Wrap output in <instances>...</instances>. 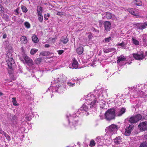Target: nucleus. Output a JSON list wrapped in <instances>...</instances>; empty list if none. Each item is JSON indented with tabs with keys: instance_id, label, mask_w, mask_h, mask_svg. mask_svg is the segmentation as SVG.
I'll return each mask as SVG.
<instances>
[{
	"instance_id": "17",
	"label": "nucleus",
	"mask_w": 147,
	"mask_h": 147,
	"mask_svg": "<svg viewBox=\"0 0 147 147\" xmlns=\"http://www.w3.org/2000/svg\"><path fill=\"white\" fill-rule=\"evenodd\" d=\"M104 26L105 30L109 31L111 29V23L109 21H106L104 22Z\"/></svg>"
},
{
	"instance_id": "31",
	"label": "nucleus",
	"mask_w": 147,
	"mask_h": 147,
	"mask_svg": "<svg viewBox=\"0 0 147 147\" xmlns=\"http://www.w3.org/2000/svg\"><path fill=\"white\" fill-rule=\"evenodd\" d=\"M135 4L137 6H140L142 5V3L140 0H135Z\"/></svg>"
},
{
	"instance_id": "36",
	"label": "nucleus",
	"mask_w": 147,
	"mask_h": 147,
	"mask_svg": "<svg viewBox=\"0 0 147 147\" xmlns=\"http://www.w3.org/2000/svg\"><path fill=\"white\" fill-rule=\"evenodd\" d=\"M131 132V131L128 130V129H127L126 128L125 132V135L126 136H129Z\"/></svg>"
},
{
	"instance_id": "45",
	"label": "nucleus",
	"mask_w": 147,
	"mask_h": 147,
	"mask_svg": "<svg viewBox=\"0 0 147 147\" xmlns=\"http://www.w3.org/2000/svg\"><path fill=\"white\" fill-rule=\"evenodd\" d=\"M4 11L3 7L0 5V13H2Z\"/></svg>"
},
{
	"instance_id": "61",
	"label": "nucleus",
	"mask_w": 147,
	"mask_h": 147,
	"mask_svg": "<svg viewBox=\"0 0 147 147\" xmlns=\"http://www.w3.org/2000/svg\"><path fill=\"white\" fill-rule=\"evenodd\" d=\"M2 93H1V92H0V95H2Z\"/></svg>"
},
{
	"instance_id": "59",
	"label": "nucleus",
	"mask_w": 147,
	"mask_h": 147,
	"mask_svg": "<svg viewBox=\"0 0 147 147\" xmlns=\"http://www.w3.org/2000/svg\"><path fill=\"white\" fill-rule=\"evenodd\" d=\"M55 38H53L52 39V41L53 42H55Z\"/></svg>"
},
{
	"instance_id": "41",
	"label": "nucleus",
	"mask_w": 147,
	"mask_h": 147,
	"mask_svg": "<svg viewBox=\"0 0 147 147\" xmlns=\"http://www.w3.org/2000/svg\"><path fill=\"white\" fill-rule=\"evenodd\" d=\"M134 126L133 125H130L129 126L126 128L127 129H128V130H130L131 132L132 129L134 127Z\"/></svg>"
},
{
	"instance_id": "56",
	"label": "nucleus",
	"mask_w": 147,
	"mask_h": 147,
	"mask_svg": "<svg viewBox=\"0 0 147 147\" xmlns=\"http://www.w3.org/2000/svg\"><path fill=\"white\" fill-rule=\"evenodd\" d=\"M7 37V35L6 34H5L3 35V38L5 39Z\"/></svg>"
},
{
	"instance_id": "34",
	"label": "nucleus",
	"mask_w": 147,
	"mask_h": 147,
	"mask_svg": "<svg viewBox=\"0 0 147 147\" xmlns=\"http://www.w3.org/2000/svg\"><path fill=\"white\" fill-rule=\"evenodd\" d=\"M13 104L15 106L18 105L17 102V101L16 100V98L15 97H13L12 98Z\"/></svg>"
},
{
	"instance_id": "16",
	"label": "nucleus",
	"mask_w": 147,
	"mask_h": 147,
	"mask_svg": "<svg viewBox=\"0 0 147 147\" xmlns=\"http://www.w3.org/2000/svg\"><path fill=\"white\" fill-rule=\"evenodd\" d=\"M126 109L124 108L119 109L116 113V116H121L125 112Z\"/></svg>"
},
{
	"instance_id": "53",
	"label": "nucleus",
	"mask_w": 147,
	"mask_h": 147,
	"mask_svg": "<svg viewBox=\"0 0 147 147\" xmlns=\"http://www.w3.org/2000/svg\"><path fill=\"white\" fill-rule=\"evenodd\" d=\"M44 18H45V20L46 21L47 20H48V18L47 17V14H45L44 15Z\"/></svg>"
},
{
	"instance_id": "7",
	"label": "nucleus",
	"mask_w": 147,
	"mask_h": 147,
	"mask_svg": "<svg viewBox=\"0 0 147 147\" xmlns=\"http://www.w3.org/2000/svg\"><path fill=\"white\" fill-rule=\"evenodd\" d=\"M142 116L140 114L131 117L129 120V122L131 123H136L142 119Z\"/></svg>"
},
{
	"instance_id": "35",
	"label": "nucleus",
	"mask_w": 147,
	"mask_h": 147,
	"mask_svg": "<svg viewBox=\"0 0 147 147\" xmlns=\"http://www.w3.org/2000/svg\"><path fill=\"white\" fill-rule=\"evenodd\" d=\"M42 60V58H38L36 59L35 60L36 63L38 64L40 63Z\"/></svg>"
},
{
	"instance_id": "18",
	"label": "nucleus",
	"mask_w": 147,
	"mask_h": 147,
	"mask_svg": "<svg viewBox=\"0 0 147 147\" xmlns=\"http://www.w3.org/2000/svg\"><path fill=\"white\" fill-rule=\"evenodd\" d=\"M143 92L141 91H134L132 93V95L133 96L134 98H136L142 94H143Z\"/></svg>"
},
{
	"instance_id": "10",
	"label": "nucleus",
	"mask_w": 147,
	"mask_h": 147,
	"mask_svg": "<svg viewBox=\"0 0 147 147\" xmlns=\"http://www.w3.org/2000/svg\"><path fill=\"white\" fill-rule=\"evenodd\" d=\"M128 11L129 13L136 16L137 18H141V16L139 15V10L138 9L130 8L128 9Z\"/></svg>"
},
{
	"instance_id": "60",
	"label": "nucleus",
	"mask_w": 147,
	"mask_h": 147,
	"mask_svg": "<svg viewBox=\"0 0 147 147\" xmlns=\"http://www.w3.org/2000/svg\"><path fill=\"white\" fill-rule=\"evenodd\" d=\"M145 138H146V140H147V135H146V136H145Z\"/></svg>"
},
{
	"instance_id": "14",
	"label": "nucleus",
	"mask_w": 147,
	"mask_h": 147,
	"mask_svg": "<svg viewBox=\"0 0 147 147\" xmlns=\"http://www.w3.org/2000/svg\"><path fill=\"white\" fill-rule=\"evenodd\" d=\"M122 139L120 136L116 137L113 139L114 143L117 146H118L120 144L122 143Z\"/></svg>"
},
{
	"instance_id": "52",
	"label": "nucleus",
	"mask_w": 147,
	"mask_h": 147,
	"mask_svg": "<svg viewBox=\"0 0 147 147\" xmlns=\"http://www.w3.org/2000/svg\"><path fill=\"white\" fill-rule=\"evenodd\" d=\"M11 76V78L13 80H16L15 77H13V76H12V74L10 75Z\"/></svg>"
},
{
	"instance_id": "48",
	"label": "nucleus",
	"mask_w": 147,
	"mask_h": 147,
	"mask_svg": "<svg viewBox=\"0 0 147 147\" xmlns=\"http://www.w3.org/2000/svg\"><path fill=\"white\" fill-rule=\"evenodd\" d=\"M105 141L106 144H110L111 142V141L108 139H106Z\"/></svg>"
},
{
	"instance_id": "58",
	"label": "nucleus",
	"mask_w": 147,
	"mask_h": 147,
	"mask_svg": "<svg viewBox=\"0 0 147 147\" xmlns=\"http://www.w3.org/2000/svg\"><path fill=\"white\" fill-rule=\"evenodd\" d=\"M47 15L48 17H49L50 16V14L49 13H47Z\"/></svg>"
},
{
	"instance_id": "42",
	"label": "nucleus",
	"mask_w": 147,
	"mask_h": 147,
	"mask_svg": "<svg viewBox=\"0 0 147 147\" xmlns=\"http://www.w3.org/2000/svg\"><path fill=\"white\" fill-rule=\"evenodd\" d=\"M112 39V38L111 37H109L108 38H105V42H109Z\"/></svg>"
},
{
	"instance_id": "25",
	"label": "nucleus",
	"mask_w": 147,
	"mask_h": 147,
	"mask_svg": "<svg viewBox=\"0 0 147 147\" xmlns=\"http://www.w3.org/2000/svg\"><path fill=\"white\" fill-rule=\"evenodd\" d=\"M143 40L144 42V45L146 47L147 45L146 42L147 41V34H145L143 35Z\"/></svg>"
},
{
	"instance_id": "26",
	"label": "nucleus",
	"mask_w": 147,
	"mask_h": 147,
	"mask_svg": "<svg viewBox=\"0 0 147 147\" xmlns=\"http://www.w3.org/2000/svg\"><path fill=\"white\" fill-rule=\"evenodd\" d=\"M117 63H119L121 61H124L125 59V58L124 56H120L119 57H117Z\"/></svg>"
},
{
	"instance_id": "64",
	"label": "nucleus",
	"mask_w": 147,
	"mask_h": 147,
	"mask_svg": "<svg viewBox=\"0 0 147 147\" xmlns=\"http://www.w3.org/2000/svg\"><path fill=\"white\" fill-rule=\"evenodd\" d=\"M146 18H147V16H146Z\"/></svg>"
},
{
	"instance_id": "4",
	"label": "nucleus",
	"mask_w": 147,
	"mask_h": 147,
	"mask_svg": "<svg viewBox=\"0 0 147 147\" xmlns=\"http://www.w3.org/2000/svg\"><path fill=\"white\" fill-rule=\"evenodd\" d=\"M119 127L118 125L115 124H112L106 127L105 131L106 133L110 136L117 133Z\"/></svg>"
},
{
	"instance_id": "62",
	"label": "nucleus",
	"mask_w": 147,
	"mask_h": 147,
	"mask_svg": "<svg viewBox=\"0 0 147 147\" xmlns=\"http://www.w3.org/2000/svg\"><path fill=\"white\" fill-rule=\"evenodd\" d=\"M60 12H59V13H57V14L60 15Z\"/></svg>"
},
{
	"instance_id": "5",
	"label": "nucleus",
	"mask_w": 147,
	"mask_h": 147,
	"mask_svg": "<svg viewBox=\"0 0 147 147\" xmlns=\"http://www.w3.org/2000/svg\"><path fill=\"white\" fill-rule=\"evenodd\" d=\"M105 118L106 120L110 121L114 119L116 116L115 111L114 109L108 110L105 114Z\"/></svg>"
},
{
	"instance_id": "47",
	"label": "nucleus",
	"mask_w": 147,
	"mask_h": 147,
	"mask_svg": "<svg viewBox=\"0 0 147 147\" xmlns=\"http://www.w3.org/2000/svg\"><path fill=\"white\" fill-rule=\"evenodd\" d=\"M5 137L7 139L8 141H9L10 140V137L7 134L5 135Z\"/></svg>"
},
{
	"instance_id": "50",
	"label": "nucleus",
	"mask_w": 147,
	"mask_h": 147,
	"mask_svg": "<svg viewBox=\"0 0 147 147\" xmlns=\"http://www.w3.org/2000/svg\"><path fill=\"white\" fill-rule=\"evenodd\" d=\"M0 133L3 135L4 136L7 134H6L4 131L1 130L0 131Z\"/></svg>"
},
{
	"instance_id": "3",
	"label": "nucleus",
	"mask_w": 147,
	"mask_h": 147,
	"mask_svg": "<svg viewBox=\"0 0 147 147\" xmlns=\"http://www.w3.org/2000/svg\"><path fill=\"white\" fill-rule=\"evenodd\" d=\"M66 80V77L63 75H61L59 77L56 78L55 80V82H59L58 84H56L55 86H51L49 88V90L52 93L57 92L61 93L66 89V86L64 82Z\"/></svg>"
},
{
	"instance_id": "29",
	"label": "nucleus",
	"mask_w": 147,
	"mask_h": 147,
	"mask_svg": "<svg viewBox=\"0 0 147 147\" xmlns=\"http://www.w3.org/2000/svg\"><path fill=\"white\" fill-rule=\"evenodd\" d=\"M68 40H69L66 37H63L61 39V41L64 44H66Z\"/></svg>"
},
{
	"instance_id": "19",
	"label": "nucleus",
	"mask_w": 147,
	"mask_h": 147,
	"mask_svg": "<svg viewBox=\"0 0 147 147\" xmlns=\"http://www.w3.org/2000/svg\"><path fill=\"white\" fill-rule=\"evenodd\" d=\"M127 44L124 42H122L121 43H119L117 44V45L118 47L119 48H121L123 49H125L126 48Z\"/></svg>"
},
{
	"instance_id": "22",
	"label": "nucleus",
	"mask_w": 147,
	"mask_h": 147,
	"mask_svg": "<svg viewBox=\"0 0 147 147\" xmlns=\"http://www.w3.org/2000/svg\"><path fill=\"white\" fill-rule=\"evenodd\" d=\"M20 41L21 43L25 44L27 42L28 40L25 36H22L20 38Z\"/></svg>"
},
{
	"instance_id": "37",
	"label": "nucleus",
	"mask_w": 147,
	"mask_h": 147,
	"mask_svg": "<svg viewBox=\"0 0 147 147\" xmlns=\"http://www.w3.org/2000/svg\"><path fill=\"white\" fill-rule=\"evenodd\" d=\"M25 26L27 28H29L30 27V24L28 22H25L24 23Z\"/></svg>"
},
{
	"instance_id": "11",
	"label": "nucleus",
	"mask_w": 147,
	"mask_h": 147,
	"mask_svg": "<svg viewBox=\"0 0 147 147\" xmlns=\"http://www.w3.org/2000/svg\"><path fill=\"white\" fill-rule=\"evenodd\" d=\"M139 128L141 131H145L147 130V121L140 123L138 125Z\"/></svg>"
},
{
	"instance_id": "43",
	"label": "nucleus",
	"mask_w": 147,
	"mask_h": 147,
	"mask_svg": "<svg viewBox=\"0 0 147 147\" xmlns=\"http://www.w3.org/2000/svg\"><path fill=\"white\" fill-rule=\"evenodd\" d=\"M95 142L93 140H92L90 141L89 146H90L92 147L94 146L95 145Z\"/></svg>"
},
{
	"instance_id": "63",
	"label": "nucleus",
	"mask_w": 147,
	"mask_h": 147,
	"mask_svg": "<svg viewBox=\"0 0 147 147\" xmlns=\"http://www.w3.org/2000/svg\"><path fill=\"white\" fill-rule=\"evenodd\" d=\"M53 94H52V95H51V98H52V97H53Z\"/></svg>"
},
{
	"instance_id": "6",
	"label": "nucleus",
	"mask_w": 147,
	"mask_h": 147,
	"mask_svg": "<svg viewBox=\"0 0 147 147\" xmlns=\"http://www.w3.org/2000/svg\"><path fill=\"white\" fill-rule=\"evenodd\" d=\"M6 60L9 67L10 69H12L15 65V62L11 54L10 53H7Z\"/></svg>"
},
{
	"instance_id": "21",
	"label": "nucleus",
	"mask_w": 147,
	"mask_h": 147,
	"mask_svg": "<svg viewBox=\"0 0 147 147\" xmlns=\"http://www.w3.org/2000/svg\"><path fill=\"white\" fill-rule=\"evenodd\" d=\"M103 51L105 53H108L111 52H115L116 49L114 48H105L104 49Z\"/></svg>"
},
{
	"instance_id": "55",
	"label": "nucleus",
	"mask_w": 147,
	"mask_h": 147,
	"mask_svg": "<svg viewBox=\"0 0 147 147\" xmlns=\"http://www.w3.org/2000/svg\"><path fill=\"white\" fill-rule=\"evenodd\" d=\"M50 46L49 44H46L45 45V47L46 48H48Z\"/></svg>"
},
{
	"instance_id": "24",
	"label": "nucleus",
	"mask_w": 147,
	"mask_h": 147,
	"mask_svg": "<svg viewBox=\"0 0 147 147\" xmlns=\"http://www.w3.org/2000/svg\"><path fill=\"white\" fill-rule=\"evenodd\" d=\"M84 49L82 47H80L77 48L76 51L77 53L79 55H81L83 53Z\"/></svg>"
},
{
	"instance_id": "30",
	"label": "nucleus",
	"mask_w": 147,
	"mask_h": 147,
	"mask_svg": "<svg viewBox=\"0 0 147 147\" xmlns=\"http://www.w3.org/2000/svg\"><path fill=\"white\" fill-rule=\"evenodd\" d=\"M37 11L38 15L41 14L42 11V8L40 6H38Z\"/></svg>"
},
{
	"instance_id": "2",
	"label": "nucleus",
	"mask_w": 147,
	"mask_h": 147,
	"mask_svg": "<svg viewBox=\"0 0 147 147\" xmlns=\"http://www.w3.org/2000/svg\"><path fill=\"white\" fill-rule=\"evenodd\" d=\"M88 111V107L85 105H83L79 109L74 115L71 116L70 114H67L66 115L68 121V125L70 128L73 129H75V127L78 125V120L76 117H78V115L82 114L83 115L86 114L87 115V111Z\"/></svg>"
},
{
	"instance_id": "39",
	"label": "nucleus",
	"mask_w": 147,
	"mask_h": 147,
	"mask_svg": "<svg viewBox=\"0 0 147 147\" xmlns=\"http://www.w3.org/2000/svg\"><path fill=\"white\" fill-rule=\"evenodd\" d=\"M3 18L6 21L8 22L10 21V19L9 16L6 15H4Z\"/></svg>"
},
{
	"instance_id": "23",
	"label": "nucleus",
	"mask_w": 147,
	"mask_h": 147,
	"mask_svg": "<svg viewBox=\"0 0 147 147\" xmlns=\"http://www.w3.org/2000/svg\"><path fill=\"white\" fill-rule=\"evenodd\" d=\"M73 62L72 64L73 67L75 69H77L78 67V63L76 59L74 58L73 59Z\"/></svg>"
},
{
	"instance_id": "15",
	"label": "nucleus",
	"mask_w": 147,
	"mask_h": 147,
	"mask_svg": "<svg viewBox=\"0 0 147 147\" xmlns=\"http://www.w3.org/2000/svg\"><path fill=\"white\" fill-rule=\"evenodd\" d=\"M105 138L102 136H99L96 139V141L97 142L98 145L101 146L104 144Z\"/></svg>"
},
{
	"instance_id": "57",
	"label": "nucleus",
	"mask_w": 147,
	"mask_h": 147,
	"mask_svg": "<svg viewBox=\"0 0 147 147\" xmlns=\"http://www.w3.org/2000/svg\"><path fill=\"white\" fill-rule=\"evenodd\" d=\"M18 9L17 8V9H16V12L18 13Z\"/></svg>"
},
{
	"instance_id": "27",
	"label": "nucleus",
	"mask_w": 147,
	"mask_h": 147,
	"mask_svg": "<svg viewBox=\"0 0 147 147\" xmlns=\"http://www.w3.org/2000/svg\"><path fill=\"white\" fill-rule=\"evenodd\" d=\"M32 40L34 43H36L38 42L39 40L38 38L36 35L34 34L32 37Z\"/></svg>"
},
{
	"instance_id": "28",
	"label": "nucleus",
	"mask_w": 147,
	"mask_h": 147,
	"mask_svg": "<svg viewBox=\"0 0 147 147\" xmlns=\"http://www.w3.org/2000/svg\"><path fill=\"white\" fill-rule=\"evenodd\" d=\"M132 41L133 43L136 45H138L140 43L139 41L138 40L133 37L132 38Z\"/></svg>"
},
{
	"instance_id": "20",
	"label": "nucleus",
	"mask_w": 147,
	"mask_h": 147,
	"mask_svg": "<svg viewBox=\"0 0 147 147\" xmlns=\"http://www.w3.org/2000/svg\"><path fill=\"white\" fill-rule=\"evenodd\" d=\"M75 81V80H73L68 82H67V85L70 87H74L75 85V83L74 82Z\"/></svg>"
},
{
	"instance_id": "54",
	"label": "nucleus",
	"mask_w": 147,
	"mask_h": 147,
	"mask_svg": "<svg viewBox=\"0 0 147 147\" xmlns=\"http://www.w3.org/2000/svg\"><path fill=\"white\" fill-rule=\"evenodd\" d=\"M75 80L76 81H76V82H77V81L80 82L81 80L80 78H77V79L76 80Z\"/></svg>"
},
{
	"instance_id": "40",
	"label": "nucleus",
	"mask_w": 147,
	"mask_h": 147,
	"mask_svg": "<svg viewBox=\"0 0 147 147\" xmlns=\"http://www.w3.org/2000/svg\"><path fill=\"white\" fill-rule=\"evenodd\" d=\"M140 147H147V142H143L141 144Z\"/></svg>"
},
{
	"instance_id": "32",
	"label": "nucleus",
	"mask_w": 147,
	"mask_h": 147,
	"mask_svg": "<svg viewBox=\"0 0 147 147\" xmlns=\"http://www.w3.org/2000/svg\"><path fill=\"white\" fill-rule=\"evenodd\" d=\"M38 20L40 22H42L43 21V17L42 16L41 14H38Z\"/></svg>"
},
{
	"instance_id": "46",
	"label": "nucleus",
	"mask_w": 147,
	"mask_h": 147,
	"mask_svg": "<svg viewBox=\"0 0 147 147\" xmlns=\"http://www.w3.org/2000/svg\"><path fill=\"white\" fill-rule=\"evenodd\" d=\"M64 51L63 50H59L57 51V52L58 54L59 55H61L64 52Z\"/></svg>"
},
{
	"instance_id": "9",
	"label": "nucleus",
	"mask_w": 147,
	"mask_h": 147,
	"mask_svg": "<svg viewBox=\"0 0 147 147\" xmlns=\"http://www.w3.org/2000/svg\"><path fill=\"white\" fill-rule=\"evenodd\" d=\"M23 58H20V59L24 63V61L27 63L28 65L31 66L33 64V62L32 59L29 58L26 55L24 54L23 55Z\"/></svg>"
},
{
	"instance_id": "13",
	"label": "nucleus",
	"mask_w": 147,
	"mask_h": 147,
	"mask_svg": "<svg viewBox=\"0 0 147 147\" xmlns=\"http://www.w3.org/2000/svg\"><path fill=\"white\" fill-rule=\"evenodd\" d=\"M135 25L136 26V28H137L143 30L146 28V27L147 26V22H145L143 23H136L135 24Z\"/></svg>"
},
{
	"instance_id": "8",
	"label": "nucleus",
	"mask_w": 147,
	"mask_h": 147,
	"mask_svg": "<svg viewBox=\"0 0 147 147\" xmlns=\"http://www.w3.org/2000/svg\"><path fill=\"white\" fill-rule=\"evenodd\" d=\"M144 55V53L143 51L138 52L137 53L133 54V57L136 59L141 60L143 59L145 57Z\"/></svg>"
},
{
	"instance_id": "12",
	"label": "nucleus",
	"mask_w": 147,
	"mask_h": 147,
	"mask_svg": "<svg viewBox=\"0 0 147 147\" xmlns=\"http://www.w3.org/2000/svg\"><path fill=\"white\" fill-rule=\"evenodd\" d=\"M104 18L107 19H111L113 20L117 19L116 16L113 14H112L110 12H105L104 13Z\"/></svg>"
},
{
	"instance_id": "1",
	"label": "nucleus",
	"mask_w": 147,
	"mask_h": 147,
	"mask_svg": "<svg viewBox=\"0 0 147 147\" xmlns=\"http://www.w3.org/2000/svg\"><path fill=\"white\" fill-rule=\"evenodd\" d=\"M107 90H104L101 88L99 90H94L92 92L84 96V99L86 101L85 103L90 107L92 108L96 107L98 103H99L100 108L102 109L105 108V102L104 101L103 92L106 93Z\"/></svg>"
},
{
	"instance_id": "44",
	"label": "nucleus",
	"mask_w": 147,
	"mask_h": 147,
	"mask_svg": "<svg viewBox=\"0 0 147 147\" xmlns=\"http://www.w3.org/2000/svg\"><path fill=\"white\" fill-rule=\"evenodd\" d=\"M47 55V53L46 51H44L41 52L40 53V55H42L43 56H46Z\"/></svg>"
},
{
	"instance_id": "49",
	"label": "nucleus",
	"mask_w": 147,
	"mask_h": 147,
	"mask_svg": "<svg viewBox=\"0 0 147 147\" xmlns=\"http://www.w3.org/2000/svg\"><path fill=\"white\" fill-rule=\"evenodd\" d=\"M31 119L32 118L30 117L27 116L26 117V119L28 121H30Z\"/></svg>"
},
{
	"instance_id": "38",
	"label": "nucleus",
	"mask_w": 147,
	"mask_h": 147,
	"mask_svg": "<svg viewBox=\"0 0 147 147\" xmlns=\"http://www.w3.org/2000/svg\"><path fill=\"white\" fill-rule=\"evenodd\" d=\"M22 11L23 12L26 13L28 11L26 7L24 6H22L21 7Z\"/></svg>"
},
{
	"instance_id": "33",
	"label": "nucleus",
	"mask_w": 147,
	"mask_h": 147,
	"mask_svg": "<svg viewBox=\"0 0 147 147\" xmlns=\"http://www.w3.org/2000/svg\"><path fill=\"white\" fill-rule=\"evenodd\" d=\"M38 51V50L36 49H32L30 52V53L31 55H33L35 54Z\"/></svg>"
},
{
	"instance_id": "51",
	"label": "nucleus",
	"mask_w": 147,
	"mask_h": 147,
	"mask_svg": "<svg viewBox=\"0 0 147 147\" xmlns=\"http://www.w3.org/2000/svg\"><path fill=\"white\" fill-rule=\"evenodd\" d=\"M93 36L92 34V33H90L88 36V37L89 39H91Z\"/></svg>"
}]
</instances>
